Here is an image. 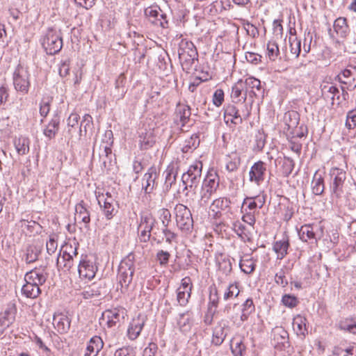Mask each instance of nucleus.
I'll return each mask as SVG.
<instances>
[{
    "instance_id": "61",
    "label": "nucleus",
    "mask_w": 356,
    "mask_h": 356,
    "mask_svg": "<svg viewBox=\"0 0 356 356\" xmlns=\"http://www.w3.org/2000/svg\"><path fill=\"white\" fill-rule=\"evenodd\" d=\"M160 218L163 227H168L169 223L171 222V213L167 209H162L160 211Z\"/></svg>"
},
{
    "instance_id": "6",
    "label": "nucleus",
    "mask_w": 356,
    "mask_h": 356,
    "mask_svg": "<svg viewBox=\"0 0 356 356\" xmlns=\"http://www.w3.org/2000/svg\"><path fill=\"white\" fill-rule=\"evenodd\" d=\"M242 109H238L234 104H227L224 107V120L226 124L230 122L234 125L243 122V118H248L250 111L246 104H244Z\"/></svg>"
},
{
    "instance_id": "14",
    "label": "nucleus",
    "mask_w": 356,
    "mask_h": 356,
    "mask_svg": "<svg viewBox=\"0 0 356 356\" xmlns=\"http://www.w3.org/2000/svg\"><path fill=\"white\" fill-rule=\"evenodd\" d=\"M266 171V164L263 161L254 163L249 172L250 181L259 185L264 180Z\"/></svg>"
},
{
    "instance_id": "35",
    "label": "nucleus",
    "mask_w": 356,
    "mask_h": 356,
    "mask_svg": "<svg viewBox=\"0 0 356 356\" xmlns=\"http://www.w3.org/2000/svg\"><path fill=\"white\" fill-rule=\"evenodd\" d=\"M139 138V143L142 149L150 148L156 142L155 136L152 130L147 131L145 133L142 132Z\"/></svg>"
},
{
    "instance_id": "22",
    "label": "nucleus",
    "mask_w": 356,
    "mask_h": 356,
    "mask_svg": "<svg viewBox=\"0 0 356 356\" xmlns=\"http://www.w3.org/2000/svg\"><path fill=\"white\" fill-rule=\"evenodd\" d=\"M70 319L62 313L56 314L53 318V325L58 332L63 334L68 332L70 327Z\"/></svg>"
},
{
    "instance_id": "13",
    "label": "nucleus",
    "mask_w": 356,
    "mask_h": 356,
    "mask_svg": "<svg viewBox=\"0 0 356 356\" xmlns=\"http://www.w3.org/2000/svg\"><path fill=\"white\" fill-rule=\"evenodd\" d=\"M158 174L156 168L150 167L142 179V188L145 193H150L156 186Z\"/></svg>"
},
{
    "instance_id": "62",
    "label": "nucleus",
    "mask_w": 356,
    "mask_h": 356,
    "mask_svg": "<svg viewBox=\"0 0 356 356\" xmlns=\"http://www.w3.org/2000/svg\"><path fill=\"white\" fill-rule=\"evenodd\" d=\"M224 102V91L222 89H217L213 95V103L219 107Z\"/></svg>"
},
{
    "instance_id": "41",
    "label": "nucleus",
    "mask_w": 356,
    "mask_h": 356,
    "mask_svg": "<svg viewBox=\"0 0 356 356\" xmlns=\"http://www.w3.org/2000/svg\"><path fill=\"white\" fill-rule=\"evenodd\" d=\"M133 271H127L118 268V280L119 283L122 288H127L133 280Z\"/></svg>"
},
{
    "instance_id": "33",
    "label": "nucleus",
    "mask_w": 356,
    "mask_h": 356,
    "mask_svg": "<svg viewBox=\"0 0 356 356\" xmlns=\"http://www.w3.org/2000/svg\"><path fill=\"white\" fill-rule=\"evenodd\" d=\"M312 193L316 195H321L325 190L324 179L318 171H316L312 181Z\"/></svg>"
},
{
    "instance_id": "28",
    "label": "nucleus",
    "mask_w": 356,
    "mask_h": 356,
    "mask_svg": "<svg viewBox=\"0 0 356 356\" xmlns=\"http://www.w3.org/2000/svg\"><path fill=\"white\" fill-rule=\"evenodd\" d=\"M104 287L100 283L94 282L91 285L85 288L82 292V296L85 299H90L99 297L104 294Z\"/></svg>"
},
{
    "instance_id": "27",
    "label": "nucleus",
    "mask_w": 356,
    "mask_h": 356,
    "mask_svg": "<svg viewBox=\"0 0 356 356\" xmlns=\"http://www.w3.org/2000/svg\"><path fill=\"white\" fill-rule=\"evenodd\" d=\"M175 121L184 126L190 120L191 115V108L188 105H178L175 112Z\"/></svg>"
},
{
    "instance_id": "19",
    "label": "nucleus",
    "mask_w": 356,
    "mask_h": 356,
    "mask_svg": "<svg viewBox=\"0 0 356 356\" xmlns=\"http://www.w3.org/2000/svg\"><path fill=\"white\" fill-rule=\"evenodd\" d=\"M247 90L243 86V81L238 80L232 88L231 99L233 103H245L247 99Z\"/></svg>"
},
{
    "instance_id": "53",
    "label": "nucleus",
    "mask_w": 356,
    "mask_h": 356,
    "mask_svg": "<svg viewBox=\"0 0 356 356\" xmlns=\"http://www.w3.org/2000/svg\"><path fill=\"white\" fill-rule=\"evenodd\" d=\"M40 252V250L35 246H29L26 249V253L25 255L26 262L30 264L36 261L38 259Z\"/></svg>"
},
{
    "instance_id": "45",
    "label": "nucleus",
    "mask_w": 356,
    "mask_h": 356,
    "mask_svg": "<svg viewBox=\"0 0 356 356\" xmlns=\"http://www.w3.org/2000/svg\"><path fill=\"white\" fill-rule=\"evenodd\" d=\"M306 321V318L301 316H297L293 319V330L296 332L298 335H305L307 332Z\"/></svg>"
},
{
    "instance_id": "9",
    "label": "nucleus",
    "mask_w": 356,
    "mask_h": 356,
    "mask_svg": "<svg viewBox=\"0 0 356 356\" xmlns=\"http://www.w3.org/2000/svg\"><path fill=\"white\" fill-rule=\"evenodd\" d=\"M144 14L148 20L154 26L163 29L168 27V21L167 16L161 11L158 6L152 5L147 6L145 8Z\"/></svg>"
},
{
    "instance_id": "8",
    "label": "nucleus",
    "mask_w": 356,
    "mask_h": 356,
    "mask_svg": "<svg viewBox=\"0 0 356 356\" xmlns=\"http://www.w3.org/2000/svg\"><path fill=\"white\" fill-rule=\"evenodd\" d=\"M13 85L15 90L23 94L29 92L30 74L28 70L19 64L13 73Z\"/></svg>"
},
{
    "instance_id": "34",
    "label": "nucleus",
    "mask_w": 356,
    "mask_h": 356,
    "mask_svg": "<svg viewBox=\"0 0 356 356\" xmlns=\"http://www.w3.org/2000/svg\"><path fill=\"white\" fill-rule=\"evenodd\" d=\"M104 343L101 337L98 336H95L92 337L89 341V343L87 346L85 356H90L91 354H94L95 356L99 351L103 348Z\"/></svg>"
},
{
    "instance_id": "55",
    "label": "nucleus",
    "mask_w": 356,
    "mask_h": 356,
    "mask_svg": "<svg viewBox=\"0 0 356 356\" xmlns=\"http://www.w3.org/2000/svg\"><path fill=\"white\" fill-rule=\"evenodd\" d=\"M79 244L76 243H74V245L72 244H66L65 246V250L63 251V256L67 257L68 258H74L78 255V250Z\"/></svg>"
},
{
    "instance_id": "31",
    "label": "nucleus",
    "mask_w": 356,
    "mask_h": 356,
    "mask_svg": "<svg viewBox=\"0 0 356 356\" xmlns=\"http://www.w3.org/2000/svg\"><path fill=\"white\" fill-rule=\"evenodd\" d=\"M100 149L102 152L99 153L100 161H102V168L108 170L112 161V149L110 145H101Z\"/></svg>"
},
{
    "instance_id": "26",
    "label": "nucleus",
    "mask_w": 356,
    "mask_h": 356,
    "mask_svg": "<svg viewBox=\"0 0 356 356\" xmlns=\"http://www.w3.org/2000/svg\"><path fill=\"white\" fill-rule=\"evenodd\" d=\"M333 28L337 35L342 38H346L350 32L346 17H340L336 19L334 22Z\"/></svg>"
},
{
    "instance_id": "16",
    "label": "nucleus",
    "mask_w": 356,
    "mask_h": 356,
    "mask_svg": "<svg viewBox=\"0 0 356 356\" xmlns=\"http://www.w3.org/2000/svg\"><path fill=\"white\" fill-rule=\"evenodd\" d=\"M145 316L138 315L137 318H134L132 321L130 323V325L127 330V336L129 339L131 340L136 339L139 337L145 325Z\"/></svg>"
},
{
    "instance_id": "54",
    "label": "nucleus",
    "mask_w": 356,
    "mask_h": 356,
    "mask_svg": "<svg viewBox=\"0 0 356 356\" xmlns=\"http://www.w3.org/2000/svg\"><path fill=\"white\" fill-rule=\"evenodd\" d=\"M240 291L238 285L236 284H230L223 295V299L225 300H228L233 297H237Z\"/></svg>"
},
{
    "instance_id": "11",
    "label": "nucleus",
    "mask_w": 356,
    "mask_h": 356,
    "mask_svg": "<svg viewBox=\"0 0 356 356\" xmlns=\"http://www.w3.org/2000/svg\"><path fill=\"white\" fill-rule=\"evenodd\" d=\"M97 267L95 264L88 259L87 256H81V259L78 266V271L80 277L91 280L95 277Z\"/></svg>"
},
{
    "instance_id": "49",
    "label": "nucleus",
    "mask_w": 356,
    "mask_h": 356,
    "mask_svg": "<svg viewBox=\"0 0 356 356\" xmlns=\"http://www.w3.org/2000/svg\"><path fill=\"white\" fill-rule=\"evenodd\" d=\"M289 49L291 53L296 58L298 57L301 51V42L298 40L295 35L290 36L289 38Z\"/></svg>"
},
{
    "instance_id": "51",
    "label": "nucleus",
    "mask_w": 356,
    "mask_h": 356,
    "mask_svg": "<svg viewBox=\"0 0 356 356\" xmlns=\"http://www.w3.org/2000/svg\"><path fill=\"white\" fill-rule=\"evenodd\" d=\"M239 266L241 270L246 274L252 273L255 269V264L252 259H241Z\"/></svg>"
},
{
    "instance_id": "2",
    "label": "nucleus",
    "mask_w": 356,
    "mask_h": 356,
    "mask_svg": "<svg viewBox=\"0 0 356 356\" xmlns=\"http://www.w3.org/2000/svg\"><path fill=\"white\" fill-rule=\"evenodd\" d=\"M177 53L183 70L190 73L193 68L195 61L197 60L195 46L192 42L183 39L179 44Z\"/></svg>"
},
{
    "instance_id": "5",
    "label": "nucleus",
    "mask_w": 356,
    "mask_h": 356,
    "mask_svg": "<svg viewBox=\"0 0 356 356\" xmlns=\"http://www.w3.org/2000/svg\"><path fill=\"white\" fill-rule=\"evenodd\" d=\"M42 45L46 53L54 55L58 53L63 47V39L59 31L49 29L42 40Z\"/></svg>"
},
{
    "instance_id": "37",
    "label": "nucleus",
    "mask_w": 356,
    "mask_h": 356,
    "mask_svg": "<svg viewBox=\"0 0 356 356\" xmlns=\"http://www.w3.org/2000/svg\"><path fill=\"white\" fill-rule=\"evenodd\" d=\"M59 124L60 118L58 115H54L44 129V134L45 136L50 139L54 138L58 131Z\"/></svg>"
},
{
    "instance_id": "47",
    "label": "nucleus",
    "mask_w": 356,
    "mask_h": 356,
    "mask_svg": "<svg viewBox=\"0 0 356 356\" xmlns=\"http://www.w3.org/2000/svg\"><path fill=\"white\" fill-rule=\"evenodd\" d=\"M155 222L156 220L150 214L142 216L140 217V222L138 226V230H140V229H143L152 232Z\"/></svg>"
},
{
    "instance_id": "32",
    "label": "nucleus",
    "mask_w": 356,
    "mask_h": 356,
    "mask_svg": "<svg viewBox=\"0 0 356 356\" xmlns=\"http://www.w3.org/2000/svg\"><path fill=\"white\" fill-rule=\"evenodd\" d=\"M273 340L277 345L284 346L288 343L289 334L282 327H275L272 330Z\"/></svg>"
},
{
    "instance_id": "63",
    "label": "nucleus",
    "mask_w": 356,
    "mask_h": 356,
    "mask_svg": "<svg viewBox=\"0 0 356 356\" xmlns=\"http://www.w3.org/2000/svg\"><path fill=\"white\" fill-rule=\"evenodd\" d=\"M186 316H187L186 314H181L178 320V325H179L180 330L184 332L190 328L189 318H186Z\"/></svg>"
},
{
    "instance_id": "30",
    "label": "nucleus",
    "mask_w": 356,
    "mask_h": 356,
    "mask_svg": "<svg viewBox=\"0 0 356 356\" xmlns=\"http://www.w3.org/2000/svg\"><path fill=\"white\" fill-rule=\"evenodd\" d=\"M75 210V219L83 222L85 227L88 228L90 221V213L84 206L83 201L76 205Z\"/></svg>"
},
{
    "instance_id": "40",
    "label": "nucleus",
    "mask_w": 356,
    "mask_h": 356,
    "mask_svg": "<svg viewBox=\"0 0 356 356\" xmlns=\"http://www.w3.org/2000/svg\"><path fill=\"white\" fill-rule=\"evenodd\" d=\"M322 93L327 98H330L332 101V104H334V101L335 98L337 99H339V88L332 84L324 85L322 88Z\"/></svg>"
},
{
    "instance_id": "3",
    "label": "nucleus",
    "mask_w": 356,
    "mask_h": 356,
    "mask_svg": "<svg viewBox=\"0 0 356 356\" xmlns=\"http://www.w3.org/2000/svg\"><path fill=\"white\" fill-rule=\"evenodd\" d=\"M175 211L179 229L185 234L191 232L193 228V219L190 209L182 204H178Z\"/></svg>"
},
{
    "instance_id": "64",
    "label": "nucleus",
    "mask_w": 356,
    "mask_h": 356,
    "mask_svg": "<svg viewBox=\"0 0 356 356\" xmlns=\"http://www.w3.org/2000/svg\"><path fill=\"white\" fill-rule=\"evenodd\" d=\"M191 293H186L181 290H177V299L181 306H185L191 297Z\"/></svg>"
},
{
    "instance_id": "46",
    "label": "nucleus",
    "mask_w": 356,
    "mask_h": 356,
    "mask_svg": "<svg viewBox=\"0 0 356 356\" xmlns=\"http://www.w3.org/2000/svg\"><path fill=\"white\" fill-rule=\"evenodd\" d=\"M135 255L133 252H130L125 258H124L119 266L120 269L127 271L135 272Z\"/></svg>"
},
{
    "instance_id": "50",
    "label": "nucleus",
    "mask_w": 356,
    "mask_h": 356,
    "mask_svg": "<svg viewBox=\"0 0 356 356\" xmlns=\"http://www.w3.org/2000/svg\"><path fill=\"white\" fill-rule=\"evenodd\" d=\"M267 55L270 60H275L280 55L278 44L275 41H269L267 44Z\"/></svg>"
},
{
    "instance_id": "39",
    "label": "nucleus",
    "mask_w": 356,
    "mask_h": 356,
    "mask_svg": "<svg viewBox=\"0 0 356 356\" xmlns=\"http://www.w3.org/2000/svg\"><path fill=\"white\" fill-rule=\"evenodd\" d=\"M230 347L234 356H243V353L245 351V346L241 337L232 338Z\"/></svg>"
},
{
    "instance_id": "17",
    "label": "nucleus",
    "mask_w": 356,
    "mask_h": 356,
    "mask_svg": "<svg viewBox=\"0 0 356 356\" xmlns=\"http://www.w3.org/2000/svg\"><path fill=\"white\" fill-rule=\"evenodd\" d=\"M47 280L44 268H34L27 272L24 276L25 282H29L38 286L42 285Z\"/></svg>"
},
{
    "instance_id": "29",
    "label": "nucleus",
    "mask_w": 356,
    "mask_h": 356,
    "mask_svg": "<svg viewBox=\"0 0 356 356\" xmlns=\"http://www.w3.org/2000/svg\"><path fill=\"white\" fill-rule=\"evenodd\" d=\"M243 86L247 90V94L250 96H257V91L261 90V81L252 76H250L243 81Z\"/></svg>"
},
{
    "instance_id": "38",
    "label": "nucleus",
    "mask_w": 356,
    "mask_h": 356,
    "mask_svg": "<svg viewBox=\"0 0 356 356\" xmlns=\"http://www.w3.org/2000/svg\"><path fill=\"white\" fill-rule=\"evenodd\" d=\"M22 293L26 298H36L41 293L38 285L26 282L22 288Z\"/></svg>"
},
{
    "instance_id": "43",
    "label": "nucleus",
    "mask_w": 356,
    "mask_h": 356,
    "mask_svg": "<svg viewBox=\"0 0 356 356\" xmlns=\"http://www.w3.org/2000/svg\"><path fill=\"white\" fill-rule=\"evenodd\" d=\"M255 310V307L252 298H248L242 305V310L241 315V321H245L248 320L249 316Z\"/></svg>"
},
{
    "instance_id": "21",
    "label": "nucleus",
    "mask_w": 356,
    "mask_h": 356,
    "mask_svg": "<svg viewBox=\"0 0 356 356\" xmlns=\"http://www.w3.org/2000/svg\"><path fill=\"white\" fill-rule=\"evenodd\" d=\"M231 201L227 197H219L213 201L210 210L215 218H219L222 211L229 208Z\"/></svg>"
},
{
    "instance_id": "60",
    "label": "nucleus",
    "mask_w": 356,
    "mask_h": 356,
    "mask_svg": "<svg viewBox=\"0 0 356 356\" xmlns=\"http://www.w3.org/2000/svg\"><path fill=\"white\" fill-rule=\"evenodd\" d=\"M346 126L349 129L356 127V109L350 111L346 117Z\"/></svg>"
},
{
    "instance_id": "42",
    "label": "nucleus",
    "mask_w": 356,
    "mask_h": 356,
    "mask_svg": "<svg viewBox=\"0 0 356 356\" xmlns=\"http://www.w3.org/2000/svg\"><path fill=\"white\" fill-rule=\"evenodd\" d=\"M298 235L300 238L304 242H307L308 240L315 239V233L311 225H304L301 226L300 229L298 230Z\"/></svg>"
},
{
    "instance_id": "59",
    "label": "nucleus",
    "mask_w": 356,
    "mask_h": 356,
    "mask_svg": "<svg viewBox=\"0 0 356 356\" xmlns=\"http://www.w3.org/2000/svg\"><path fill=\"white\" fill-rule=\"evenodd\" d=\"M293 168H294V162H293V159H291L289 157L285 158L283 165H282L283 175L285 177H288L292 172Z\"/></svg>"
},
{
    "instance_id": "10",
    "label": "nucleus",
    "mask_w": 356,
    "mask_h": 356,
    "mask_svg": "<svg viewBox=\"0 0 356 356\" xmlns=\"http://www.w3.org/2000/svg\"><path fill=\"white\" fill-rule=\"evenodd\" d=\"M106 197H105L104 194L98 195L97 198L106 218L111 220L118 212V203L109 193H106Z\"/></svg>"
},
{
    "instance_id": "57",
    "label": "nucleus",
    "mask_w": 356,
    "mask_h": 356,
    "mask_svg": "<svg viewBox=\"0 0 356 356\" xmlns=\"http://www.w3.org/2000/svg\"><path fill=\"white\" fill-rule=\"evenodd\" d=\"M346 50L351 54L356 53V33H355L353 35H351L346 40L344 44Z\"/></svg>"
},
{
    "instance_id": "20",
    "label": "nucleus",
    "mask_w": 356,
    "mask_h": 356,
    "mask_svg": "<svg viewBox=\"0 0 356 356\" xmlns=\"http://www.w3.org/2000/svg\"><path fill=\"white\" fill-rule=\"evenodd\" d=\"M289 247V238L287 235H284L282 239L275 241L273 244V250L277 254V259H283L288 254Z\"/></svg>"
},
{
    "instance_id": "44",
    "label": "nucleus",
    "mask_w": 356,
    "mask_h": 356,
    "mask_svg": "<svg viewBox=\"0 0 356 356\" xmlns=\"http://www.w3.org/2000/svg\"><path fill=\"white\" fill-rule=\"evenodd\" d=\"M29 139L25 137H19L15 140V147L18 154L24 155L29 151Z\"/></svg>"
},
{
    "instance_id": "24",
    "label": "nucleus",
    "mask_w": 356,
    "mask_h": 356,
    "mask_svg": "<svg viewBox=\"0 0 356 356\" xmlns=\"http://www.w3.org/2000/svg\"><path fill=\"white\" fill-rule=\"evenodd\" d=\"M226 324L223 321L218 323L213 331L211 342L216 346H220L225 340L227 333L225 331Z\"/></svg>"
},
{
    "instance_id": "25",
    "label": "nucleus",
    "mask_w": 356,
    "mask_h": 356,
    "mask_svg": "<svg viewBox=\"0 0 356 356\" xmlns=\"http://www.w3.org/2000/svg\"><path fill=\"white\" fill-rule=\"evenodd\" d=\"M16 313L17 309L15 303L10 302L4 309L1 326L8 327L11 325L15 319Z\"/></svg>"
},
{
    "instance_id": "1",
    "label": "nucleus",
    "mask_w": 356,
    "mask_h": 356,
    "mask_svg": "<svg viewBox=\"0 0 356 356\" xmlns=\"http://www.w3.org/2000/svg\"><path fill=\"white\" fill-rule=\"evenodd\" d=\"M330 191L333 200H341L347 193L348 183L346 181V172L339 168H332L330 172Z\"/></svg>"
},
{
    "instance_id": "18",
    "label": "nucleus",
    "mask_w": 356,
    "mask_h": 356,
    "mask_svg": "<svg viewBox=\"0 0 356 356\" xmlns=\"http://www.w3.org/2000/svg\"><path fill=\"white\" fill-rule=\"evenodd\" d=\"M340 83L347 85L348 88H355L356 87V67L350 66V68L343 70L338 75Z\"/></svg>"
},
{
    "instance_id": "4",
    "label": "nucleus",
    "mask_w": 356,
    "mask_h": 356,
    "mask_svg": "<svg viewBox=\"0 0 356 356\" xmlns=\"http://www.w3.org/2000/svg\"><path fill=\"white\" fill-rule=\"evenodd\" d=\"M202 163L195 161L191 165L187 170L181 177V181L185 185L184 190L188 188H196L202 179Z\"/></svg>"
},
{
    "instance_id": "48",
    "label": "nucleus",
    "mask_w": 356,
    "mask_h": 356,
    "mask_svg": "<svg viewBox=\"0 0 356 356\" xmlns=\"http://www.w3.org/2000/svg\"><path fill=\"white\" fill-rule=\"evenodd\" d=\"M165 173V184L167 186H172V185L175 182L177 171V168L175 167L173 164L168 166Z\"/></svg>"
},
{
    "instance_id": "7",
    "label": "nucleus",
    "mask_w": 356,
    "mask_h": 356,
    "mask_svg": "<svg viewBox=\"0 0 356 356\" xmlns=\"http://www.w3.org/2000/svg\"><path fill=\"white\" fill-rule=\"evenodd\" d=\"M219 186V179L217 176L208 175L203 181L200 191V199L198 204L200 207H205L211 195L216 193Z\"/></svg>"
},
{
    "instance_id": "12",
    "label": "nucleus",
    "mask_w": 356,
    "mask_h": 356,
    "mask_svg": "<svg viewBox=\"0 0 356 356\" xmlns=\"http://www.w3.org/2000/svg\"><path fill=\"white\" fill-rule=\"evenodd\" d=\"M216 263L218 266V272L220 278L227 277L232 273V264L228 255L222 253L216 254Z\"/></svg>"
},
{
    "instance_id": "23",
    "label": "nucleus",
    "mask_w": 356,
    "mask_h": 356,
    "mask_svg": "<svg viewBox=\"0 0 356 356\" xmlns=\"http://www.w3.org/2000/svg\"><path fill=\"white\" fill-rule=\"evenodd\" d=\"M124 312L123 309H113L107 310L103 314L107 318V325L109 327L116 325L124 318Z\"/></svg>"
},
{
    "instance_id": "52",
    "label": "nucleus",
    "mask_w": 356,
    "mask_h": 356,
    "mask_svg": "<svg viewBox=\"0 0 356 356\" xmlns=\"http://www.w3.org/2000/svg\"><path fill=\"white\" fill-rule=\"evenodd\" d=\"M341 330L348 331L350 333L356 334V321L353 319L341 321L339 323Z\"/></svg>"
},
{
    "instance_id": "58",
    "label": "nucleus",
    "mask_w": 356,
    "mask_h": 356,
    "mask_svg": "<svg viewBox=\"0 0 356 356\" xmlns=\"http://www.w3.org/2000/svg\"><path fill=\"white\" fill-rule=\"evenodd\" d=\"M282 302L286 307L292 308L297 305L298 301L297 298L294 296L285 294L282 296Z\"/></svg>"
},
{
    "instance_id": "15",
    "label": "nucleus",
    "mask_w": 356,
    "mask_h": 356,
    "mask_svg": "<svg viewBox=\"0 0 356 356\" xmlns=\"http://www.w3.org/2000/svg\"><path fill=\"white\" fill-rule=\"evenodd\" d=\"M299 120L300 115L298 112L291 111L285 113L283 118L284 131L290 134H295L294 130L298 127Z\"/></svg>"
},
{
    "instance_id": "56",
    "label": "nucleus",
    "mask_w": 356,
    "mask_h": 356,
    "mask_svg": "<svg viewBox=\"0 0 356 356\" xmlns=\"http://www.w3.org/2000/svg\"><path fill=\"white\" fill-rule=\"evenodd\" d=\"M333 354L338 356L341 355L342 356H356V348L354 346H350L346 349L334 347Z\"/></svg>"
},
{
    "instance_id": "36",
    "label": "nucleus",
    "mask_w": 356,
    "mask_h": 356,
    "mask_svg": "<svg viewBox=\"0 0 356 356\" xmlns=\"http://www.w3.org/2000/svg\"><path fill=\"white\" fill-rule=\"evenodd\" d=\"M241 164V157L236 152H232L226 157L225 168L229 172L237 170Z\"/></svg>"
}]
</instances>
